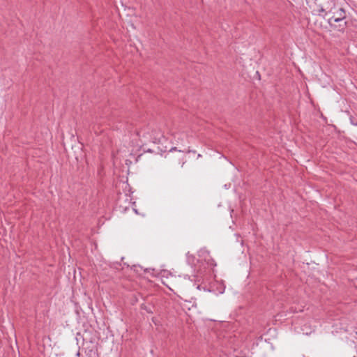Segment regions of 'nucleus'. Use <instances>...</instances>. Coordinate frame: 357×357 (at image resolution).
I'll use <instances>...</instances> for the list:
<instances>
[{
    "mask_svg": "<svg viewBox=\"0 0 357 357\" xmlns=\"http://www.w3.org/2000/svg\"><path fill=\"white\" fill-rule=\"evenodd\" d=\"M142 130L137 132V135L141 136Z\"/></svg>",
    "mask_w": 357,
    "mask_h": 357,
    "instance_id": "3",
    "label": "nucleus"
},
{
    "mask_svg": "<svg viewBox=\"0 0 357 357\" xmlns=\"http://www.w3.org/2000/svg\"><path fill=\"white\" fill-rule=\"evenodd\" d=\"M318 15L325 19L331 29L344 32L347 26V12L340 0H313Z\"/></svg>",
    "mask_w": 357,
    "mask_h": 357,
    "instance_id": "1",
    "label": "nucleus"
},
{
    "mask_svg": "<svg viewBox=\"0 0 357 357\" xmlns=\"http://www.w3.org/2000/svg\"><path fill=\"white\" fill-rule=\"evenodd\" d=\"M152 307H150V306H147L145 304H142L141 305V309L143 310H145L146 312L149 313V314H152L153 312L152 310Z\"/></svg>",
    "mask_w": 357,
    "mask_h": 357,
    "instance_id": "2",
    "label": "nucleus"
}]
</instances>
